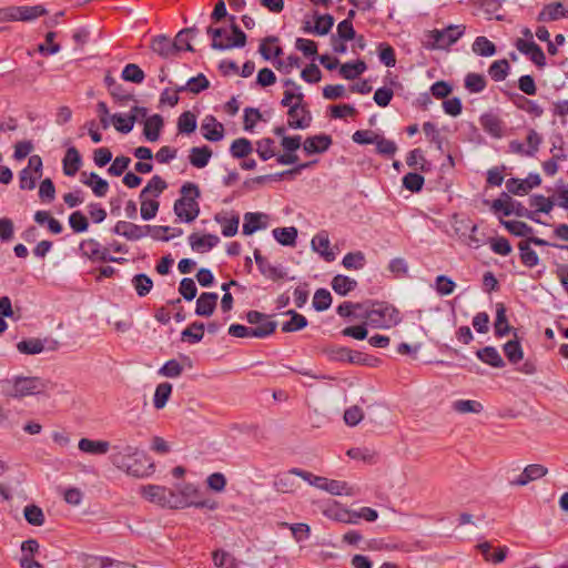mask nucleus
I'll return each instance as SVG.
<instances>
[{"mask_svg":"<svg viewBox=\"0 0 568 568\" xmlns=\"http://www.w3.org/2000/svg\"><path fill=\"white\" fill-rule=\"evenodd\" d=\"M166 487L159 485H146L141 488L142 496L150 503L163 507Z\"/></svg>","mask_w":568,"mask_h":568,"instance_id":"obj_33","label":"nucleus"},{"mask_svg":"<svg viewBox=\"0 0 568 568\" xmlns=\"http://www.w3.org/2000/svg\"><path fill=\"white\" fill-rule=\"evenodd\" d=\"M324 490L334 496H353L354 490L346 481L336 479H326Z\"/></svg>","mask_w":568,"mask_h":568,"instance_id":"obj_47","label":"nucleus"},{"mask_svg":"<svg viewBox=\"0 0 568 568\" xmlns=\"http://www.w3.org/2000/svg\"><path fill=\"white\" fill-rule=\"evenodd\" d=\"M63 173L67 176H74L82 165V158L75 146H70L62 161Z\"/></svg>","mask_w":568,"mask_h":568,"instance_id":"obj_22","label":"nucleus"},{"mask_svg":"<svg viewBox=\"0 0 568 568\" xmlns=\"http://www.w3.org/2000/svg\"><path fill=\"white\" fill-rule=\"evenodd\" d=\"M151 50L163 59H169L182 51V43L176 40L172 41L165 34H158L152 38Z\"/></svg>","mask_w":568,"mask_h":568,"instance_id":"obj_10","label":"nucleus"},{"mask_svg":"<svg viewBox=\"0 0 568 568\" xmlns=\"http://www.w3.org/2000/svg\"><path fill=\"white\" fill-rule=\"evenodd\" d=\"M367 324L374 328H390L402 322L399 311L387 302L373 301L366 314Z\"/></svg>","mask_w":568,"mask_h":568,"instance_id":"obj_5","label":"nucleus"},{"mask_svg":"<svg viewBox=\"0 0 568 568\" xmlns=\"http://www.w3.org/2000/svg\"><path fill=\"white\" fill-rule=\"evenodd\" d=\"M210 87V82L203 73H199L196 77H193L187 80L184 85L178 87V92L189 91L191 93L197 94L203 90H206Z\"/></svg>","mask_w":568,"mask_h":568,"instance_id":"obj_36","label":"nucleus"},{"mask_svg":"<svg viewBox=\"0 0 568 568\" xmlns=\"http://www.w3.org/2000/svg\"><path fill=\"white\" fill-rule=\"evenodd\" d=\"M540 183V175L538 173H530L525 180H519L516 178L508 179L506 181V189L511 194L525 195L531 189L539 186Z\"/></svg>","mask_w":568,"mask_h":568,"instance_id":"obj_11","label":"nucleus"},{"mask_svg":"<svg viewBox=\"0 0 568 568\" xmlns=\"http://www.w3.org/2000/svg\"><path fill=\"white\" fill-rule=\"evenodd\" d=\"M17 348L21 354L36 355L44 349L43 342L39 338L22 339L17 344Z\"/></svg>","mask_w":568,"mask_h":568,"instance_id":"obj_53","label":"nucleus"},{"mask_svg":"<svg viewBox=\"0 0 568 568\" xmlns=\"http://www.w3.org/2000/svg\"><path fill=\"white\" fill-rule=\"evenodd\" d=\"M104 83L111 93V95L122 102H128L130 100H133V95L130 94L122 84L118 83V81L111 75L106 74L104 77Z\"/></svg>","mask_w":568,"mask_h":568,"instance_id":"obj_34","label":"nucleus"},{"mask_svg":"<svg viewBox=\"0 0 568 568\" xmlns=\"http://www.w3.org/2000/svg\"><path fill=\"white\" fill-rule=\"evenodd\" d=\"M287 125L291 129L304 130L311 126L313 116L305 101L294 102L287 111Z\"/></svg>","mask_w":568,"mask_h":568,"instance_id":"obj_7","label":"nucleus"},{"mask_svg":"<svg viewBox=\"0 0 568 568\" xmlns=\"http://www.w3.org/2000/svg\"><path fill=\"white\" fill-rule=\"evenodd\" d=\"M112 232L129 241H139L148 235V229L144 227V225H138L126 221L116 222Z\"/></svg>","mask_w":568,"mask_h":568,"instance_id":"obj_14","label":"nucleus"},{"mask_svg":"<svg viewBox=\"0 0 568 568\" xmlns=\"http://www.w3.org/2000/svg\"><path fill=\"white\" fill-rule=\"evenodd\" d=\"M111 122L113 123L116 131L128 134L132 131L135 116H129V114L115 113L111 116Z\"/></svg>","mask_w":568,"mask_h":568,"instance_id":"obj_52","label":"nucleus"},{"mask_svg":"<svg viewBox=\"0 0 568 568\" xmlns=\"http://www.w3.org/2000/svg\"><path fill=\"white\" fill-rule=\"evenodd\" d=\"M266 217L263 213L247 212L244 214L243 234L251 235L257 230L265 229L266 223H261V219Z\"/></svg>","mask_w":568,"mask_h":568,"instance_id":"obj_37","label":"nucleus"},{"mask_svg":"<svg viewBox=\"0 0 568 568\" xmlns=\"http://www.w3.org/2000/svg\"><path fill=\"white\" fill-rule=\"evenodd\" d=\"M479 121L483 130L493 138L499 139L504 135L505 124L498 115L485 113Z\"/></svg>","mask_w":568,"mask_h":568,"instance_id":"obj_17","label":"nucleus"},{"mask_svg":"<svg viewBox=\"0 0 568 568\" xmlns=\"http://www.w3.org/2000/svg\"><path fill=\"white\" fill-rule=\"evenodd\" d=\"M181 197L174 202V213L185 223L193 222L200 214L197 199L201 196L200 187L192 182H185L180 190Z\"/></svg>","mask_w":568,"mask_h":568,"instance_id":"obj_2","label":"nucleus"},{"mask_svg":"<svg viewBox=\"0 0 568 568\" xmlns=\"http://www.w3.org/2000/svg\"><path fill=\"white\" fill-rule=\"evenodd\" d=\"M510 332V326L507 321L506 310L503 304L497 305L496 321H495V335L503 337Z\"/></svg>","mask_w":568,"mask_h":568,"instance_id":"obj_57","label":"nucleus"},{"mask_svg":"<svg viewBox=\"0 0 568 568\" xmlns=\"http://www.w3.org/2000/svg\"><path fill=\"white\" fill-rule=\"evenodd\" d=\"M291 315V320L283 323L282 331L285 333L296 332L307 326V320L304 315L297 313L294 310H290L285 313Z\"/></svg>","mask_w":568,"mask_h":568,"instance_id":"obj_45","label":"nucleus"},{"mask_svg":"<svg viewBox=\"0 0 568 568\" xmlns=\"http://www.w3.org/2000/svg\"><path fill=\"white\" fill-rule=\"evenodd\" d=\"M203 136L212 142L221 141L224 136L223 125L213 115H207L201 124Z\"/></svg>","mask_w":568,"mask_h":568,"instance_id":"obj_18","label":"nucleus"},{"mask_svg":"<svg viewBox=\"0 0 568 568\" xmlns=\"http://www.w3.org/2000/svg\"><path fill=\"white\" fill-rule=\"evenodd\" d=\"M121 77L124 81L140 84L144 81L145 74L138 64L129 63L123 68Z\"/></svg>","mask_w":568,"mask_h":568,"instance_id":"obj_54","label":"nucleus"},{"mask_svg":"<svg viewBox=\"0 0 568 568\" xmlns=\"http://www.w3.org/2000/svg\"><path fill=\"white\" fill-rule=\"evenodd\" d=\"M113 450L110 456L112 465L128 475L142 478L153 474L154 463L139 448L131 445H115Z\"/></svg>","mask_w":568,"mask_h":568,"instance_id":"obj_1","label":"nucleus"},{"mask_svg":"<svg viewBox=\"0 0 568 568\" xmlns=\"http://www.w3.org/2000/svg\"><path fill=\"white\" fill-rule=\"evenodd\" d=\"M272 233L274 239L284 246H294L296 243L297 229L294 226L276 227Z\"/></svg>","mask_w":568,"mask_h":568,"instance_id":"obj_39","label":"nucleus"},{"mask_svg":"<svg viewBox=\"0 0 568 568\" xmlns=\"http://www.w3.org/2000/svg\"><path fill=\"white\" fill-rule=\"evenodd\" d=\"M312 247L315 252L321 254L327 262H332L335 260V254L329 251V237L326 231L318 232L312 239Z\"/></svg>","mask_w":568,"mask_h":568,"instance_id":"obj_24","label":"nucleus"},{"mask_svg":"<svg viewBox=\"0 0 568 568\" xmlns=\"http://www.w3.org/2000/svg\"><path fill=\"white\" fill-rule=\"evenodd\" d=\"M333 144L331 135L320 133L305 139L303 142V150L307 155L322 154L326 152Z\"/></svg>","mask_w":568,"mask_h":568,"instance_id":"obj_13","label":"nucleus"},{"mask_svg":"<svg viewBox=\"0 0 568 568\" xmlns=\"http://www.w3.org/2000/svg\"><path fill=\"white\" fill-rule=\"evenodd\" d=\"M255 151L262 161H267L275 155V141L271 138H263L256 141Z\"/></svg>","mask_w":568,"mask_h":568,"instance_id":"obj_56","label":"nucleus"},{"mask_svg":"<svg viewBox=\"0 0 568 568\" xmlns=\"http://www.w3.org/2000/svg\"><path fill=\"white\" fill-rule=\"evenodd\" d=\"M78 447L81 452L90 455H105L110 449V443L106 440L81 438Z\"/></svg>","mask_w":568,"mask_h":568,"instance_id":"obj_27","label":"nucleus"},{"mask_svg":"<svg viewBox=\"0 0 568 568\" xmlns=\"http://www.w3.org/2000/svg\"><path fill=\"white\" fill-rule=\"evenodd\" d=\"M211 156L212 150L207 145L193 146L190 150L189 160L194 168L203 169L209 164Z\"/></svg>","mask_w":568,"mask_h":568,"instance_id":"obj_28","label":"nucleus"},{"mask_svg":"<svg viewBox=\"0 0 568 568\" xmlns=\"http://www.w3.org/2000/svg\"><path fill=\"white\" fill-rule=\"evenodd\" d=\"M313 19L314 24L308 19V17L304 18L302 27L304 33L326 36L334 26V18L328 13L321 14L318 11H314Z\"/></svg>","mask_w":568,"mask_h":568,"instance_id":"obj_9","label":"nucleus"},{"mask_svg":"<svg viewBox=\"0 0 568 568\" xmlns=\"http://www.w3.org/2000/svg\"><path fill=\"white\" fill-rule=\"evenodd\" d=\"M486 85L487 81L483 74L470 72L465 77V88L470 93H480Z\"/></svg>","mask_w":568,"mask_h":568,"instance_id":"obj_58","label":"nucleus"},{"mask_svg":"<svg viewBox=\"0 0 568 568\" xmlns=\"http://www.w3.org/2000/svg\"><path fill=\"white\" fill-rule=\"evenodd\" d=\"M406 163L409 168H418L420 171H428L429 169V163L420 149L409 151L406 156Z\"/></svg>","mask_w":568,"mask_h":568,"instance_id":"obj_59","label":"nucleus"},{"mask_svg":"<svg viewBox=\"0 0 568 568\" xmlns=\"http://www.w3.org/2000/svg\"><path fill=\"white\" fill-rule=\"evenodd\" d=\"M219 295L214 292H204L196 300L195 314L197 316H211L217 304Z\"/></svg>","mask_w":568,"mask_h":568,"instance_id":"obj_19","label":"nucleus"},{"mask_svg":"<svg viewBox=\"0 0 568 568\" xmlns=\"http://www.w3.org/2000/svg\"><path fill=\"white\" fill-rule=\"evenodd\" d=\"M47 10L43 6H20L0 9L1 21H32L44 16Z\"/></svg>","mask_w":568,"mask_h":568,"instance_id":"obj_6","label":"nucleus"},{"mask_svg":"<svg viewBox=\"0 0 568 568\" xmlns=\"http://www.w3.org/2000/svg\"><path fill=\"white\" fill-rule=\"evenodd\" d=\"M367 69L363 60L343 63L339 68V74L346 80H354L364 73Z\"/></svg>","mask_w":568,"mask_h":568,"instance_id":"obj_38","label":"nucleus"},{"mask_svg":"<svg viewBox=\"0 0 568 568\" xmlns=\"http://www.w3.org/2000/svg\"><path fill=\"white\" fill-rule=\"evenodd\" d=\"M232 37L226 34L224 28H213L209 26L206 33L212 38L211 47L215 50H229L232 48H243L246 44V34L234 22L235 18L230 17Z\"/></svg>","mask_w":568,"mask_h":568,"instance_id":"obj_4","label":"nucleus"},{"mask_svg":"<svg viewBox=\"0 0 568 568\" xmlns=\"http://www.w3.org/2000/svg\"><path fill=\"white\" fill-rule=\"evenodd\" d=\"M164 125L163 118L160 114H153L144 121L143 134L150 142H155L160 138L161 130Z\"/></svg>","mask_w":568,"mask_h":568,"instance_id":"obj_25","label":"nucleus"},{"mask_svg":"<svg viewBox=\"0 0 568 568\" xmlns=\"http://www.w3.org/2000/svg\"><path fill=\"white\" fill-rule=\"evenodd\" d=\"M205 325L201 322L191 323L181 333V339L190 344H196L203 339Z\"/></svg>","mask_w":568,"mask_h":568,"instance_id":"obj_35","label":"nucleus"},{"mask_svg":"<svg viewBox=\"0 0 568 568\" xmlns=\"http://www.w3.org/2000/svg\"><path fill=\"white\" fill-rule=\"evenodd\" d=\"M213 561L217 568H241L243 564L225 550H216L213 554Z\"/></svg>","mask_w":568,"mask_h":568,"instance_id":"obj_43","label":"nucleus"},{"mask_svg":"<svg viewBox=\"0 0 568 568\" xmlns=\"http://www.w3.org/2000/svg\"><path fill=\"white\" fill-rule=\"evenodd\" d=\"M257 268L262 275L272 281H278L286 276V272L282 266L272 265L267 258Z\"/></svg>","mask_w":568,"mask_h":568,"instance_id":"obj_61","label":"nucleus"},{"mask_svg":"<svg viewBox=\"0 0 568 568\" xmlns=\"http://www.w3.org/2000/svg\"><path fill=\"white\" fill-rule=\"evenodd\" d=\"M293 475L294 474H291V470L277 475L273 483L275 490L283 494L293 493L297 487L296 481L293 478Z\"/></svg>","mask_w":568,"mask_h":568,"instance_id":"obj_44","label":"nucleus"},{"mask_svg":"<svg viewBox=\"0 0 568 568\" xmlns=\"http://www.w3.org/2000/svg\"><path fill=\"white\" fill-rule=\"evenodd\" d=\"M81 182L92 189V192L98 197H103L109 191V183L97 173L92 172L87 178V172L81 173Z\"/></svg>","mask_w":568,"mask_h":568,"instance_id":"obj_23","label":"nucleus"},{"mask_svg":"<svg viewBox=\"0 0 568 568\" xmlns=\"http://www.w3.org/2000/svg\"><path fill=\"white\" fill-rule=\"evenodd\" d=\"M168 184L160 175H153L148 184L140 192V197L154 196L158 197L166 190Z\"/></svg>","mask_w":568,"mask_h":568,"instance_id":"obj_42","label":"nucleus"},{"mask_svg":"<svg viewBox=\"0 0 568 568\" xmlns=\"http://www.w3.org/2000/svg\"><path fill=\"white\" fill-rule=\"evenodd\" d=\"M267 329L251 328L242 324H231L229 327V334L233 337L245 338H265L268 337V333L272 331V325H268Z\"/></svg>","mask_w":568,"mask_h":568,"instance_id":"obj_21","label":"nucleus"},{"mask_svg":"<svg viewBox=\"0 0 568 568\" xmlns=\"http://www.w3.org/2000/svg\"><path fill=\"white\" fill-rule=\"evenodd\" d=\"M141 209L140 214L144 221H150L156 216L160 203L156 200H151L150 196L140 197Z\"/></svg>","mask_w":568,"mask_h":568,"instance_id":"obj_62","label":"nucleus"},{"mask_svg":"<svg viewBox=\"0 0 568 568\" xmlns=\"http://www.w3.org/2000/svg\"><path fill=\"white\" fill-rule=\"evenodd\" d=\"M503 351L508 362L513 365L518 364L524 358V351L517 337L505 343Z\"/></svg>","mask_w":568,"mask_h":568,"instance_id":"obj_41","label":"nucleus"},{"mask_svg":"<svg viewBox=\"0 0 568 568\" xmlns=\"http://www.w3.org/2000/svg\"><path fill=\"white\" fill-rule=\"evenodd\" d=\"M476 356L491 367L503 368L505 366L504 359L494 346H485L484 348L478 349L476 352Z\"/></svg>","mask_w":568,"mask_h":568,"instance_id":"obj_29","label":"nucleus"},{"mask_svg":"<svg viewBox=\"0 0 568 568\" xmlns=\"http://www.w3.org/2000/svg\"><path fill=\"white\" fill-rule=\"evenodd\" d=\"M509 69L510 67L506 59L496 60L489 65L488 74L494 81L500 82L507 78Z\"/></svg>","mask_w":568,"mask_h":568,"instance_id":"obj_48","label":"nucleus"},{"mask_svg":"<svg viewBox=\"0 0 568 568\" xmlns=\"http://www.w3.org/2000/svg\"><path fill=\"white\" fill-rule=\"evenodd\" d=\"M515 47L520 53L528 57L538 68H544L546 65V55L536 42L525 41L523 38H518L515 41Z\"/></svg>","mask_w":568,"mask_h":568,"instance_id":"obj_12","label":"nucleus"},{"mask_svg":"<svg viewBox=\"0 0 568 568\" xmlns=\"http://www.w3.org/2000/svg\"><path fill=\"white\" fill-rule=\"evenodd\" d=\"M323 515L335 521L355 525V520L353 519V510L343 507L337 501H333L332 504L327 505L323 510Z\"/></svg>","mask_w":568,"mask_h":568,"instance_id":"obj_15","label":"nucleus"},{"mask_svg":"<svg viewBox=\"0 0 568 568\" xmlns=\"http://www.w3.org/2000/svg\"><path fill=\"white\" fill-rule=\"evenodd\" d=\"M568 17V10L561 2H552L544 7L538 14V21H556Z\"/></svg>","mask_w":568,"mask_h":568,"instance_id":"obj_26","label":"nucleus"},{"mask_svg":"<svg viewBox=\"0 0 568 568\" xmlns=\"http://www.w3.org/2000/svg\"><path fill=\"white\" fill-rule=\"evenodd\" d=\"M172 394V385L168 382L160 383L154 392L153 405L156 409H162Z\"/></svg>","mask_w":568,"mask_h":568,"instance_id":"obj_50","label":"nucleus"},{"mask_svg":"<svg viewBox=\"0 0 568 568\" xmlns=\"http://www.w3.org/2000/svg\"><path fill=\"white\" fill-rule=\"evenodd\" d=\"M132 285H133L136 294L140 297H143L151 292V290L153 287V281L146 274L141 273V274H136L133 276Z\"/></svg>","mask_w":568,"mask_h":568,"instance_id":"obj_55","label":"nucleus"},{"mask_svg":"<svg viewBox=\"0 0 568 568\" xmlns=\"http://www.w3.org/2000/svg\"><path fill=\"white\" fill-rule=\"evenodd\" d=\"M332 295L326 288H318L314 293L313 307L317 312H323L329 308L332 304Z\"/></svg>","mask_w":568,"mask_h":568,"instance_id":"obj_64","label":"nucleus"},{"mask_svg":"<svg viewBox=\"0 0 568 568\" xmlns=\"http://www.w3.org/2000/svg\"><path fill=\"white\" fill-rule=\"evenodd\" d=\"M331 285L336 294L346 296L356 288L357 282L349 276L337 274L333 277Z\"/></svg>","mask_w":568,"mask_h":568,"instance_id":"obj_32","label":"nucleus"},{"mask_svg":"<svg viewBox=\"0 0 568 568\" xmlns=\"http://www.w3.org/2000/svg\"><path fill=\"white\" fill-rule=\"evenodd\" d=\"M246 321L251 325H255L254 328L260 329H267L270 328L268 325H272L273 327L272 331L268 333V336L272 335L277 327V323L275 321H271L268 315L261 313L258 311H248L246 313Z\"/></svg>","mask_w":568,"mask_h":568,"instance_id":"obj_31","label":"nucleus"},{"mask_svg":"<svg viewBox=\"0 0 568 568\" xmlns=\"http://www.w3.org/2000/svg\"><path fill=\"white\" fill-rule=\"evenodd\" d=\"M500 224L515 236H528L534 232V229L530 225L521 221H506L500 219Z\"/></svg>","mask_w":568,"mask_h":568,"instance_id":"obj_49","label":"nucleus"},{"mask_svg":"<svg viewBox=\"0 0 568 568\" xmlns=\"http://www.w3.org/2000/svg\"><path fill=\"white\" fill-rule=\"evenodd\" d=\"M252 152V142L246 138L235 139L230 146V153L234 159H245Z\"/></svg>","mask_w":568,"mask_h":568,"instance_id":"obj_40","label":"nucleus"},{"mask_svg":"<svg viewBox=\"0 0 568 568\" xmlns=\"http://www.w3.org/2000/svg\"><path fill=\"white\" fill-rule=\"evenodd\" d=\"M466 32L465 24H448L443 29H433L425 32L423 45L427 50H448Z\"/></svg>","mask_w":568,"mask_h":568,"instance_id":"obj_3","label":"nucleus"},{"mask_svg":"<svg viewBox=\"0 0 568 568\" xmlns=\"http://www.w3.org/2000/svg\"><path fill=\"white\" fill-rule=\"evenodd\" d=\"M45 389V384L39 377H17L14 378L11 395L14 397H24L40 394Z\"/></svg>","mask_w":568,"mask_h":568,"instance_id":"obj_8","label":"nucleus"},{"mask_svg":"<svg viewBox=\"0 0 568 568\" xmlns=\"http://www.w3.org/2000/svg\"><path fill=\"white\" fill-rule=\"evenodd\" d=\"M342 264L347 270H362L366 264L365 254L362 251L349 252L343 257Z\"/></svg>","mask_w":568,"mask_h":568,"instance_id":"obj_51","label":"nucleus"},{"mask_svg":"<svg viewBox=\"0 0 568 568\" xmlns=\"http://www.w3.org/2000/svg\"><path fill=\"white\" fill-rule=\"evenodd\" d=\"M219 236L214 234H205L199 236L196 233H192L189 236V244L191 248L199 253L211 251L214 246L219 244Z\"/></svg>","mask_w":568,"mask_h":568,"instance_id":"obj_20","label":"nucleus"},{"mask_svg":"<svg viewBox=\"0 0 568 568\" xmlns=\"http://www.w3.org/2000/svg\"><path fill=\"white\" fill-rule=\"evenodd\" d=\"M515 104L518 109L526 111L534 116H541L544 109L535 101L525 98L524 95H517Z\"/></svg>","mask_w":568,"mask_h":568,"instance_id":"obj_60","label":"nucleus"},{"mask_svg":"<svg viewBox=\"0 0 568 568\" xmlns=\"http://www.w3.org/2000/svg\"><path fill=\"white\" fill-rule=\"evenodd\" d=\"M196 129V116L191 111L183 112L178 119V130L180 133L190 134Z\"/></svg>","mask_w":568,"mask_h":568,"instance_id":"obj_63","label":"nucleus"},{"mask_svg":"<svg viewBox=\"0 0 568 568\" xmlns=\"http://www.w3.org/2000/svg\"><path fill=\"white\" fill-rule=\"evenodd\" d=\"M548 469L540 464H531L524 468L523 473L511 481L514 486H525L530 481L544 477Z\"/></svg>","mask_w":568,"mask_h":568,"instance_id":"obj_16","label":"nucleus"},{"mask_svg":"<svg viewBox=\"0 0 568 568\" xmlns=\"http://www.w3.org/2000/svg\"><path fill=\"white\" fill-rule=\"evenodd\" d=\"M518 250L519 258L524 266L528 268H534L539 264V256L537 252L534 248H531L529 242H526L525 240L520 241L518 243Z\"/></svg>","mask_w":568,"mask_h":568,"instance_id":"obj_30","label":"nucleus"},{"mask_svg":"<svg viewBox=\"0 0 568 568\" xmlns=\"http://www.w3.org/2000/svg\"><path fill=\"white\" fill-rule=\"evenodd\" d=\"M474 53L480 57H491L496 53V45L486 37L479 36L471 44Z\"/></svg>","mask_w":568,"mask_h":568,"instance_id":"obj_46","label":"nucleus"}]
</instances>
